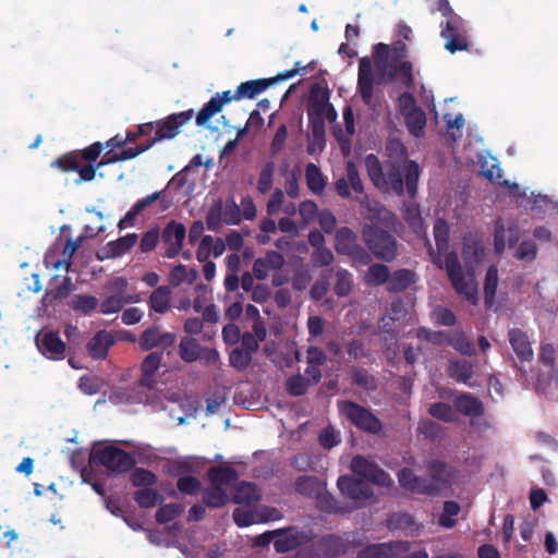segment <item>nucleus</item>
Listing matches in <instances>:
<instances>
[{"label":"nucleus","mask_w":558,"mask_h":558,"mask_svg":"<svg viewBox=\"0 0 558 558\" xmlns=\"http://www.w3.org/2000/svg\"><path fill=\"white\" fill-rule=\"evenodd\" d=\"M365 168L372 183L380 191L403 196L407 191L412 198L417 193L420 167L413 160H388L369 154L365 157Z\"/></svg>","instance_id":"1"},{"label":"nucleus","mask_w":558,"mask_h":558,"mask_svg":"<svg viewBox=\"0 0 558 558\" xmlns=\"http://www.w3.org/2000/svg\"><path fill=\"white\" fill-rule=\"evenodd\" d=\"M484 246L481 241L464 238L462 257L468 274L464 275L459 256L456 252H448L444 258V268L456 292L464 298L471 305L478 303L477 283L474 277V265L484 257Z\"/></svg>","instance_id":"2"},{"label":"nucleus","mask_w":558,"mask_h":558,"mask_svg":"<svg viewBox=\"0 0 558 558\" xmlns=\"http://www.w3.org/2000/svg\"><path fill=\"white\" fill-rule=\"evenodd\" d=\"M362 239L375 258L391 263L399 254V243L393 234L377 223H366L362 228Z\"/></svg>","instance_id":"3"},{"label":"nucleus","mask_w":558,"mask_h":558,"mask_svg":"<svg viewBox=\"0 0 558 558\" xmlns=\"http://www.w3.org/2000/svg\"><path fill=\"white\" fill-rule=\"evenodd\" d=\"M316 66V62L313 60L308 62L306 65H303L301 61L295 62L294 68L292 70L286 71L283 73L277 74L275 77L270 78H259V80H251L244 83H241L235 93L234 99H254L259 94L265 92L269 86L274 85L277 82L284 81L295 76L299 73L313 71Z\"/></svg>","instance_id":"4"},{"label":"nucleus","mask_w":558,"mask_h":558,"mask_svg":"<svg viewBox=\"0 0 558 558\" xmlns=\"http://www.w3.org/2000/svg\"><path fill=\"white\" fill-rule=\"evenodd\" d=\"M338 410L356 428L373 435L383 430L381 421L369 410L349 400L338 401Z\"/></svg>","instance_id":"5"},{"label":"nucleus","mask_w":558,"mask_h":558,"mask_svg":"<svg viewBox=\"0 0 558 558\" xmlns=\"http://www.w3.org/2000/svg\"><path fill=\"white\" fill-rule=\"evenodd\" d=\"M90 461L96 465L105 466L109 473H124L135 465L134 457L116 446L94 449Z\"/></svg>","instance_id":"6"},{"label":"nucleus","mask_w":558,"mask_h":558,"mask_svg":"<svg viewBox=\"0 0 558 558\" xmlns=\"http://www.w3.org/2000/svg\"><path fill=\"white\" fill-rule=\"evenodd\" d=\"M440 36L445 39V49L450 53L458 51H469L472 44L469 38L468 28L462 17L449 16L448 20L440 23Z\"/></svg>","instance_id":"7"},{"label":"nucleus","mask_w":558,"mask_h":558,"mask_svg":"<svg viewBox=\"0 0 558 558\" xmlns=\"http://www.w3.org/2000/svg\"><path fill=\"white\" fill-rule=\"evenodd\" d=\"M398 110L404 118L409 133L415 137H422L427 121L426 114L424 110L416 105V100L411 93L404 92L398 97Z\"/></svg>","instance_id":"8"},{"label":"nucleus","mask_w":558,"mask_h":558,"mask_svg":"<svg viewBox=\"0 0 558 558\" xmlns=\"http://www.w3.org/2000/svg\"><path fill=\"white\" fill-rule=\"evenodd\" d=\"M337 486L341 495L351 500V505L348 506L352 508V511L364 507L374 496L369 484L355 476H340L337 481Z\"/></svg>","instance_id":"9"},{"label":"nucleus","mask_w":558,"mask_h":558,"mask_svg":"<svg viewBox=\"0 0 558 558\" xmlns=\"http://www.w3.org/2000/svg\"><path fill=\"white\" fill-rule=\"evenodd\" d=\"M178 353L189 364L201 361L205 366H211L220 361V354L215 348L202 347L196 338L189 336L181 338Z\"/></svg>","instance_id":"10"},{"label":"nucleus","mask_w":558,"mask_h":558,"mask_svg":"<svg viewBox=\"0 0 558 558\" xmlns=\"http://www.w3.org/2000/svg\"><path fill=\"white\" fill-rule=\"evenodd\" d=\"M194 117V110L189 109L156 121V131L154 136L147 138L151 146L156 143L172 140L179 133L182 126L190 123Z\"/></svg>","instance_id":"11"},{"label":"nucleus","mask_w":558,"mask_h":558,"mask_svg":"<svg viewBox=\"0 0 558 558\" xmlns=\"http://www.w3.org/2000/svg\"><path fill=\"white\" fill-rule=\"evenodd\" d=\"M426 470L428 487L434 489L433 496L446 494L451 488L452 480L456 475L453 466L440 460L433 459L427 462Z\"/></svg>","instance_id":"12"},{"label":"nucleus","mask_w":558,"mask_h":558,"mask_svg":"<svg viewBox=\"0 0 558 558\" xmlns=\"http://www.w3.org/2000/svg\"><path fill=\"white\" fill-rule=\"evenodd\" d=\"M51 167L58 168L63 172H77L78 178L75 184L93 181L96 177L97 167L93 165H82L80 160V151H69L51 162Z\"/></svg>","instance_id":"13"},{"label":"nucleus","mask_w":558,"mask_h":558,"mask_svg":"<svg viewBox=\"0 0 558 558\" xmlns=\"http://www.w3.org/2000/svg\"><path fill=\"white\" fill-rule=\"evenodd\" d=\"M275 533L274 547L280 554L298 549L299 546L306 545L314 538L312 531H301L295 526L275 530Z\"/></svg>","instance_id":"14"},{"label":"nucleus","mask_w":558,"mask_h":558,"mask_svg":"<svg viewBox=\"0 0 558 558\" xmlns=\"http://www.w3.org/2000/svg\"><path fill=\"white\" fill-rule=\"evenodd\" d=\"M351 470L355 475L364 478L365 482H371L383 487H390L393 484L392 478L386 471L362 456H356L352 459Z\"/></svg>","instance_id":"15"},{"label":"nucleus","mask_w":558,"mask_h":558,"mask_svg":"<svg viewBox=\"0 0 558 558\" xmlns=\"http://www.w3.org/2000/svg\"><path fill=\"white\" fill-rule=\"evenodd\" d=\"M335 248L337 253L355 259L368 257L365 248L357 243L356 234L348 227H342L336 231Z\"/></svg>","instance_id":"16"},{"label":"nucleus","mask_w":558,"mask_h":558,"mask_svg":"<svg viewBox=\"0 0 558 558\" xmlns=\"http://www.w3.org/2000/svg\"><path fill=\"white\" fill-rule=\"evenodd\" d=\"M185 236L186 229L183 223L175 220L168 222L161 233V240L166 245L165 257H177L182 250Z\"/></svg>","instance_id":"17"},{"label":"nucleus","mask_w":558,"mask_h":558,"mask_svg":"<svg viewBox=\"0 0 558 558\" xmlns=\"http://www.w3.org/2000/svg\"><path fill=\"white\" fill-rule=\"evenodd\" d=\"M177 336L173 332H162L159 327L144 330L138 338V345L143 351L153 349L167 350L174 345Z\"/></svg>","instance_id":"18"},{"label":"nucleus","mask_w":558,"mask_h":558,"mask_svg":"<svg viewBox=\"0 0 558 558\" xmlns=\"http://www.w3.org/2000/svg\"><path fill=\"white\" fill-rule=\"evenodd\" d=\"M351 190L356 194L364 193L359 170L355 163L350 160L345 165V175L336 180L335 191L340 197L348 199L351 197Z\"/></svg>","instance_id":"19"},{"label":"nucleus","mask_w":558,"mask_h":558,"mask_svg":"<svg viewBox=\"0 0 558 558\" xmlns=\"http://www.w3.org/2000/svg\"><path fill=\"white\" fill-rule=\"evenodd\" d=\"M36 344L38 350L48 359H64L65 343L61 340L57 331L49 330L37 335Z\"/></svg>","instance_id":"20"},{"label":"nucleus","mask_w":558,"mask_h":558,"mask_svg":"<svg viewBox=\"0 0 558 558\" xmlns=\"http://www.w3.org/2000/svg\"><path fill=\"white\" fill-rule=\"evenodd\" d=\"M357 90L363 102L366 106H371L374 98V75L372 61L367 57L360 59Z\"/></svg>","instance_id":"21"},{"label":"nucleus","mask_w":558,"mask_h":558,"mask_svg":"<svg viewBox=\"0 0 558 558\" xmlns=\"http://www.w3.org/2000/svg\"><path fill=\"white\" fill-rule=\"evenodd\" d=\"M138 236L136 233H129L114 241L108 242L105 246L99 248L96 253L98 260L121 257L136 244Z\"/></svg>","instance_id":"22"},{"label":"nucleus","mask_w":558,"mask_h":558,"mask_svg":"<svg viewBox=\"0 0 558 558\" xmlns=\"http://www.w3.org/2000/svg\"><path fill=\"white\" fill-rule=\"evenodd\" d=\"M410 549L407 541H395L367 546L357 554V558H389L396 554L405 553Z\"/></svg>","instance_id":"23"},{"label":"nucleus","mask_w":558,"mask_h":558,"mask_svg":"<svg viewBox=\"0 0 558 558\" xmlns=\"http://www.w3.org/2000/svg\"><path fill=\"white\" fill-rule=\"evenodd\" d=\"M163 355L161 352L148 353L141 364V377L137 385L148 389H153L156 385V373L160 368Z\"/></svg>","instance_id":"24"},{"label":"nucleus","mask_w":558,"mask_h":558,"mask_svg":"<svg viewBox=\"0 0 558 558\" xmlns=\"http://www.w3.org/2000/svg\"><path fill=\"white\" fill-rule=\"evenodd\" d=\"M398 480L400 486L405 490L414 494L433 496L434 489L428 487L429 484L427 477L416 475L412 469H401L398 473Z\"/></svg>","instance_id":"25"},{"label":"nucleus","mask_w":558,"mask_h":558,"mask_svg":"<svg viewBox=\"0 0 558 558\" xmlns=\"http://www.w3.org/2000/svg\"><path fill=\"white\" fill-rule=\"evenodd\" d=\"M398 480L400 486L405 490L414 494L433 496L434 489L428 487L429 484L427 477L416 475L412 469H401L398 473Z\"/></svg>","instance_id":"26"},{"label":"nucleus","mask_w":558,"mask_h":558,"mask_svg":"<svg viewBox=\"0 0 558 558\" xmlns=\"http://www.w3.org/2000/svg\"><path fill=\"white\" fill-rule=\"evenodd\" d=\"M475 364L464 359H452L447 366L448 376L457 383L464 384L471 388L476 387V383L471 381L474 376Z\"/></svg>","instance_id":"27"},{"label":"nucleus","mask_w":558,"mask_h":558,"mask_svg":"<svg viewBox=\"0 0 558 558\" xmlns=\"http://www.w3.org/2000/svg\"><path fill=\"white\" fill-rule=\"evenodd\" d=\"M235 100L234 94L231 90L222 92L211 97L210 100L204 105L196 116V125L204 126L217 113H219L226 104Z\"/></svg>","instance_id":"28"},{"label":"nucleus","mask_w":558,"mask_h":558,"mask_svg":"<svg viewBox=\"0 0 558 558\" xmlns=\"http://www.w3.org/2000/svg\"><path fill=\"white\" fill-rule=\"evenodd\" d=\"M116 339L108 330L97 331L87 342L86 351L93 360H105L109 349L114 344Z\"/></svg>","instance_id":"29"},{"label":"nucleus","mask_w":558,"mask_h":558,"mask_svg":"<svg viewBox=\"0 0 558 558\" xmlns=\"http://www.w3.org/2000/svg\"><path fill=\"white\" fill-rule=\"evenodd\" d=\"M509 343L521 362H530L533 359V350L527 333L520 328H511L508 331Z\"/></svg>","instance_id":"30"},{"label":"nucleus","mask_w":558,"mask_h":558,"mask_svg":"<svg viewBox=\"0 0 558 558\" xmlns=\"http://www.w3.org/2000/svg\"><path fill=\"white\" fill-rule=\"evenodd\" d=\"M434 238L437 246V253L433 250L429 254L433 257V262L439 267L444 268V260H441V254H447L449 247V226L446 220L437 219L434 223Z\"/></svg>","instance_id":"31"},{"label":"nucleus","mask_w":558,"mask_h":558,"mask_svg":"<svg viewBox=\"0 0 558 558\" xmlns=\"http://www.w3.org/2000/svg\"><path fill=\"white\" fill-rule=\"evenodd\" d=\"M457 411L466 416L478 417L484 414V405L480 399L471 393H461L453 400Z\"/></svg>","instance_id":"32"},{"label":"nucleus","mask_w":558,"mask_h":558,"mask_svg":"<svg viewBox=\"0 0 558 558\" xmlns=\"http://www.w3.org/2000/svg\"><path fill=\"white\" fill-rule=\"evenodd\" d=\"M207 478L211 485L223 487L235 483L239 478L238 471L232 466H210L207 471Z\"/></svg>","instance_id":"33"},{"label":"nucleus","mask_w":558,"mask_h":558,"mask_svg":"<svg viewBox=\"0 0 558 558\" xmlns=\"http://www.w3.org/2000/svg\"><path fill=\"white\" fill-rule=\"evenodd\" d=\"M416 280V275L410 269H398L390 272V279L386 286L389 293H400L409 289Z\"/></svg>","instance_id":"34"},{"label":"nucleus","mask_w":558,"mask_h":558,"mask_svg":"<svg viewBox=\"0 0 558 558\" xmlns=\"http://www.w3.org/2000/svg\"><path fill=\"white\" fill-rule=\"evenodd\" d=\"M318 508L327 513L344 514L352 512V508L348 505L341 504L332 494L325 488L316 498Z\"/></svg>","instance_id":"35"},{"label":"nucleus","mask_w":558,"mask_h":558,"mask_svg":"<svg viewBox=\"0 0 558 558\" xmlns=\"http://www.w3.org/2000/svg\"><path fill=\"white\" fill-rule=\"evenodd\" d=\"M390 76H396L407 89H413L415 80L413 75V64L410 61L402 60L390 64Z\"/></svg>","instance_id":"36"},{"label":"nucleus","mask_w":558,"mask_h":558,"mask_svg":"<svg viewBox=\"0 0 558 558\" xmlns=\"http://www.w3.org/2000/svg\"><path fill=\"white\" fill-rule=\"evenodd\" d=\"M294 487L299 494L316 499L323 490L324 485L317 476L302 475L295 480Z\"/></svg>","instance_id":"37"},{"label":"nucleus","mask_w":558,"mask_h":558,"mask_svg":"<svg viewBox=\"0 0 558 558\" xmlns=\"http://www.w3.org/2000/svg\"><path fill=\"white\" fill-rule=\"evenodd\" d=\"M260 495L256 484L251 482H241L238 484L234 494L233 502L253 505L259 501Z\"/></svg>","instance_id":"38"},{"label":"nucleus","mask_w":558,"mask_h":558,"mask_svg":"<svg viewBox=\"0 0 558 558\" xmlns=\"http://www.w3.org/2000/svg\"><path fill=\"white\" fill-rule=\"evenodd\" d=\"M448 345L462 355L472 356L476 353L474 343L462 330L449 331Z\"/></svg>","instance_id":"39"},{"label":"nucleus","mask_w":558,"mask_h":558,"mask_svg":"<svg viewBox=\"0 0 558 558\" xmlns=\"http://www.w3.org/2000/svg\"><path fill=\"white\" fill-rule=\"evenodd\" d=\"M69 306L83 315H90L99 305L98 299L89 294H73L69 301Z\"/></svg>","instance_id":"40"},{"label":"nucleus","mask_w":558,"mask_h":558,"mask_svg":"<svg viewBox=\"0 0 558 558\" xmlns=\"http://www.w3.org/2000/svg\"><path fill=\"white\" fill-rule=\"evenodd\" d=\"M229 495L223 487L214 486L203 490V502L206 507L218 509L225 507L229 502Z\"/></svg>","instance_id":"41"},{"label":"nucleus","mask_w":558,"mask_h":558,"mask_svg":"<svg viewBox=\"0 0 558 558\" xmlns=\"http://www.w3.org/2000/svg\"><path fill=\"white\" fill-rule=\"evenodd\" d=\"M150 310L159 314H165L170 308V289L167 286L156 288L148 301Z\"/></svg>","instance_id":"42"},{"label":"nucleus","mask_w":558,"mask_h":558,"mask_svg":"<svg viewBox=\"0 0 558 558\" xmlns=\"http://www.w3.org/2000/svg\"><path fill=\"white\" fill-rule=\"evenodd\" d=\"M389 279L390 271L388 266H386L385 264H373L367 268L365 274V282L372 287H379L385 283L387 286Z\"/></svg>","instance_id":"43"},{"label":"nucleus","mask_w":558,"mask_h":558,"mask_svg":"<svg viewBox=\"0 0 558 558\" xmlns=\"http://www.w3.org/2000/svg\"><path fill=\"white\" fill-rule=\"evenodd\" d=\"M305 179L307 187L314 194H322L324 192L326 181L318 166L313 162L307 163L305 168Z\"/></svg>","instance_id":"44"},{"label":"nucleus","mask_w":558,"mask_h":558,"mask_svg":"<svg viewBox=\"0 0 558 558\" xmlns=\"http://www.w3.org/2000/svg\"><path fill=\"white\" fill-rule=\"evenodd\" d=\"M498 287V269L495 265L488 267L484 280V301L486 307H492L495 302Z\"/></svg>","instance_id":"45"},{"label":"nucleus","mask_w":558,"mask_h":558,"mask_svg":"<svg viewBox=\"0 0 558 558\" xmlns=\"http://www.w3.org/2000/svg\"><path fill=\"white\" fill-rule=\"evenodd\" d=\"M162 496L154 488H140L134 493V500L142 509H149L162 501Z\"/></svg>","instance_id":"46"},{"label":"nucleus","mask_w":558,"mask_h":558,"mask_svg":"<svg viewBox=\"0 0 558 558\" xmlns=\"http://www.w3.org/2000/svg\"><path fill=\"white\" fill-rule=\"evenodd\" d=\"M276 166L274 161H267L258 175L256 189L259 194L265 195L270 192L274 184Z\"/></svg>","instance_id":"47"},{"label":"nucleus","mask_w":558,"mask_h":558,"mask_svg":"<svg viewBox=\"0 0 558 558\" xmlns=\"http://www.w3.org/2000/svg\"><path fill=\"white\" fill-rule=\"evenodd\" d=\"M158 481L157 475L147 469L135 468L131 474V483L135 487L149 488Z\"/></svg>","instance_id":"48"},{"label":"nucleus","mask_w":558,"mask_h":558,"mask_svg":"<svg viewBox=\"0 0 558 558\" xmlns=\"http://www.w3.org/2000/svg\"><path fill=\"white\" fill-rule=\"evenodd\" d=\"M319 546L328 557H338L345 551V545L342 538L336 535H327L323 537L319 542Z\"/></svg>","instance_id":"49"},{"label":"nucleus","mask_w":558,"mask_h":558,"mask_svg":"<svg viewBox=\"0 0 558 558\" xmlns=\"http://www.w3.org/2000/svg\"><path fill=\"white\" fill-rule=\"evenodd\" d=\"M184 511L181 504L170 502L159 507L156 511V521L160 524H166L180 517Z\"/></svg>","instance_id":"50"},{"label":"nucleus","mask_w":558,"mask_h":558,"mask_svg":"<svg viewBox=\"0 0 558 558\" xmlns=\"http://www.w3.org/2000/svg\"><path fill=\"white\" fill-rule=\"evenodd\" d=\"M353 288V278L352 274L349 272L347 269H338L336 271V283L333 291L335 293L340 296H347L350 294Z\"/></svg>","instance_id":"51"},{"label":"nucleus","mask_w":558,"mask_h":558,"mask_svg":"<svg viewBox=\"0 0 558 558\" xmlns=\"http://www.w3.org/2000/svg\"><path fill=\"white\" fill-rule=\"evenodd\" d=\"M460 510V505L457 501H445L442 513L438 519L439 525L446 529H452L457 524V521L453 519V517L458 515Z\"/></svg>","instance_id":"52"},{"label":"nucleus","mask_w":558,"mask_h":558,"mask_svg":"<svg viewBox=\"0 0 558 558\" xmlns=\"http://www.w3.org/2000/svg\"><path fill=\"white\" fill-rule=\"evenodd\" d=\"M352 384L364 388L366 390L373 391L377 389V380L364 368H353L352 369Z\"/></svg>","instance_id":"53"},{"label":"nucleus","mask_w":558,"mask_h":558,"mask_svg":"<svg viewBox=\"0 0 558 558\" xmlns=\"http://www.w3.org/2000/svg\"><path fill=\"white\" fill-rule=\"evenodd\" d=\"M367 209L369 218L378 220L385 225L392 226L397 221L396 215L379 203L369 205Z\"/></svg>","instance_id":"54"},{"label":"nucleus","mask_w":558,"mask_h":558,"mask_svg":"<svg viewBox=\"0 0 558 558\" xmlns=\"http://www.w3.org/2000/svg\"><path fill=\"white\" fill-rule=\"evenodd\" d=\"M311 386L312 385L302 375L291 376L286 383L288 393L293 397L305 395Z\"/></svg>","instance_id":"55"},{"label":"nucleus","mask_w":558,"mask_h":558,"mask_svg":"<svg viewBox=\"0 0 558 558\" xmlns=\"http://www.w3.org/2000/svg\"><path fill=\"white\" fill-rule=\"evenodd\" d=\"M428 413L442 422H453L456 420V413L452 409V407L446 402H435L433 403L429 409Z\"/></svg>","instance_id":"56"},{"label":"nucleus","mask_w":558,"mask_h":558,"mask_svg":"<svg viewBox=\"0 0 558 558\" xmlns=\"http://www.w3.org/2000/svg\"><path fill=\"white\" fill-rule=\"evenodd\" d=\"M177 488L180 493L195 496L202 489L201 481L195 476H181L177 481Z\"/></svg>","instance_id":"57"},{"label":"nucleus","mask_w":558,"mask_h":558,"mask_svg":"<svg viewBox=\"0 0 558 558\" xmlns=\"http://www.w3.org/2000/svg\"><path fill=\"white\" fill-rule=\"evenodd\" d=\"M229 362L235 369L244 371L250 366L252 355L242 348H235L230 352Z\"/></svg>","instance_id":"58"},{"label":"nucleus","mask_w":558,"mask_h":558,"mask_svg":"<svg viewBox=\"0 0 558 558\" xmlns=\"http://www.w3.org/2000/svg\"><path fill=\"white\" fill-rule=\"evenodd\" d=\"M126 303L129 300L122 294L107 296L100 304V313L106 315L118 313Z\"/></svg>","instance_id":"59"},{"label":"nucleus","mask_w":558,"mask_h":558,"mask_svg":"<svg viewBox=\"0 0 558 558\" xmlns=\"http://www.w3.org/2000/svg\"><path fill=\"white\" fill-rule=\"evenodd\" d=\"M536 255H537V246L531 240L521 242L514 252V257L517 259L523 260V262H529V263L533 262L536 258Z\"/></svg>","instance_id":"60"},{"label":"nucleus","mask_w":558,"mask_h":558,"mask_svg":"<svg viewBox=\"0 0 558 558\" xmlns=\"http://www.w3.org/2000/svg\"><path fill=\"white\" fill-rule=\"evenodd\" d=\"M160 240V232L158 227H153L146 231L140 242V250L142 253H149L157 246Z\"/></svg>","instance_id":"61"},{"label":"nucleus","mask_w":558,"mask_h":558,"mask_svg":"<svg viewBox=\"0 0 558 558\" xmlns=\"http://www.w3.org/2000/svg\"><path fill=\"white\" fill-rule=\"evenodd\" d=\"M222 214L226 225H239L242 221L241 208L233 199L226 204Z\"/></svg>","instance_id":"62"},{"label":"nucleus","mask_w":558,"mask_h":558,"mask_svg":"<svg viewBox=\"0 0 558 558\" xmlns=\"http://www.w3.org/2000/svg\"><path fill=\"white\" fill-rule=\"evenodd\" d=\"M223 222V214L221 204L213 206L206 217V225L208 230L218 231Z\"/></svg>","instance_id":"63"},{"label":"nucleus","mask_w":558,"mask_h":558,"mask_svg":"<svg viewBox=\"0 0 558 558\" xmlns=\"http://www.w3.org/2000/svg\"><path fill=\"white\" fill-rule=\"evenodd\" d=\"M434 316L435 323L439 326L452 327L457 323L454 313L447 307L438 306L434 311Z\"/></svg>","instance_id":"64"}]
</instances>
